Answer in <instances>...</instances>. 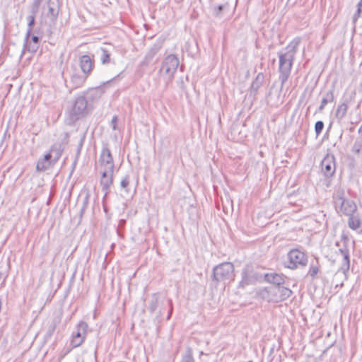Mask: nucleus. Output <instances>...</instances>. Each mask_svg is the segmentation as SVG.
<instances>
[{"instance_id":"30","label":"nucleus","mask_w":362,"mask_h":362,"mask_svg":"<svg viewBox=\"0 0 362 362\" xmlns=\"http://www.w3.org/2000/svg\"><path fill=\"white\" fill-rule=\"evenodd\" d=\"M362 150V138H357L354 141L352 147L351 152L354 154H360Z\"/></svg>"},{"instance_id":"28","label":"nucleus","mask_w":362,"mask_h":362,"mask_svg":"<svg viewBox=\"0 0 362 362\" xmlns=\"http://www.w3.org/2000/svg\"><path fill=\"white\" fill-rule=\"evenodd\" d=\"M28 21V29L25 34L26 40L30 39L31 34L33 33V30L35 23V17L33 16H28L27 17Z\"/></svg>"},{"instance_id":"16","label":"nucleus","mask_w":362,"mask_h":362,"mask_svg":"<svg viewBox=\"0 0 362 362\" xmlns=\"http://www.w3.org/2000/svg\"><path fill=\"white\" fill-rule=\"evenodd\" d=\"M88 77L83 74L74 73L71 76L69 81L66 82V86L71 93L74 90L82 87Z\"/></svg>"},{"instance_id":"47","label":"nucleus","mask_w":362,"mask_h":362,"mask_svg":"<svg viewBox=\"0 0 362 362\" xmlns=\"http://www.w3.org/2000/svg\"><path fill=\"white\" fill-rule=\"evenodd\" d=\"M42 1L43 0H34L31 5L40 8Z\"/></svg>"},{"instance_id":"7","label":"nucleus","mask_w":362,"mask_h":362,"mask_svg":"<svg viewBox=\"0 0 362 362\" xmlns=\"http://www.w3.org/2000/svg\"><path fill=\"white\" fill-rule=\"evenodd\" d=\"M306 255L298 249H292L287 254V259L284 266L288 269H296L307 264Z\"/></svg>"},{"instance_id":"17","label":"nucleus","mask_w":362,"mask_h":362,"mask_svg":"<svg viewBox=\"0 0 362 362\" xmlns=\"http://www.w3.org/2000/svg\"><path fill=\"white\" fill-rule=\"evenodd\" d=\"M265 81V76L263 73H259L254 80L252 81L251 86L248 90V98L255 100L259 93V90L264 85Z\"/></svg>"},{"instance_id":"50","label":"nucleus","mask_w":362,"mask_h":362,"mask_svg":"<svg viewBox=\"0 0 362 362\" xmlns=\"http://www.w3.org/2000/svg\"><path fill=\"white\" fill-rule=\"evenodd\" d=\"M324 124L322 121L318 120V134L322 130Z\"/></svg>"},{"instance_id":"10","label":"nucleus","mask_w":362,"mask_h":362,"mask_svg":"<svg viewBox=\"0 0 362 362\" xmlns=\"http://www.w3.org/2000/svg\"><path fill=\"white\" fill-rule=\"evenodd\" d=\"M100 170L112 171L115 169L112 154L107 144H103L98 161Z\"/></svg>"},{"instance_id":"12","label":"nucleus","mask_w":362,"mask_h":362,"mask_svg":"<svg viewBox=\"0 0 362 362\" xmlns=\"http://www.w3.org/2000/svg\"><path fill=\"white\" fill-rule=\"evenodd\" d=\"M48 13L47 16L50 18V24L47 29L46 33L48 36L52 34V27L54 26L59 12V0H48L47 1Z\"/></svg>"},{"instance_id":"49","label":"nucleus","mask_w":362,"mask_h":362,"mask_svg":"<svg viewBox=\"0 0 362 362\" xmlns=\"http://www.w3.org/2000/svg\"><path fill=\"white\" fill-rule=\"evenodd\" d=\"M82 145H83V140L81 141V142H80V144L78 145L76 157L78 158V156H79V155L81 153V149Z\"/></svg>"},{"instance_id":"34","label":"nucleus","mask_w":362,"mask_h":362,"mask_svg":"<svg viewBox=\"0 0 362 362\" xmlns=\"http://www.w3.org/2000/svg\"><path fill=\"white\" fill-rule=\"evenodd\" d=\"M362 16V0H360L356 5V11L353 16V22L355 23Z\"/></svg>"},{"instance_id":"32","label":"nucleus","mask_w":362,"mask_h":362,"mask_svg":"<svg viewBox=\"0 0 362 362\" xmlns=\"http://www.w3.org/2000/svg\"><path fill=\"white\" fill-rule=\"evenodd\" d=\"M181 362H195L192 350L191 349H187L185 354L182 356Z\"/></svg>"},{"instance_id":"33","label":"nucleus","mask_w":362,"mask_h":362,"mask_svg":"<svg viewBox=\"0 0 362 362\" xmlns=\"http://www.w3.org/2000/svg\"><path fill=\"white\" fill-rule=\"evenodd\" d=\"M78 119V115H67L64 119V122L66 125L73 126Z\"/></svg>"},{"instance_id":"44","label":"nucleus","mask_w":362,"mask_h":362,"mask_svg":"<svg viewBox=\"0 0 362 362\" xmlns=\"http://www.w3.org/2000/svg\"><path fill=\"white\" fill-rule=\"evenodd\" d=\"M30 40L31 42L35 43V44L40 45V42H41L40 37L37 35H31Z\"/></svg>"},{"instance_id":"13","label":"nucleus","mask_w":362,"mask_h":362,"mask_svg":"<svg viewBox=\"0 0 362 362\" xmlns=\"http://www.w3.org/2000/svg\"><path fill=\"white\" fill-rule=\"evenodd\" d=\"M94 109L93 103L84 95L76 98L72 113H89Z\"/></svg>"},{"instance_id":"1","label":"nucleus","mask_w":362,"mask_h":362,"mask_svg":"<svg viewBox=\"0 0 362 362\" xmlns=\"http://www.w3.org/2000/svg\"><path fill=\"white\" fill-rule=\"evenodd\" d=\"M299 42V40L293 39L284 50L278 53L279 58V79L281 81V90H282L290 76L293 61Z\"/></svg>"},{"instance_id":"31","label":"nucleus","mask_w":362,"mask_h":362,"mask_svg":"<svg viewBox=\"0 0 362 362\" xmlns=\"http://www.w3.org/2000/svg\"><path fill=\"white\" fill-rule=\"evenodd\" d=\"M130 184V176L129 175H124L120 182V187L124 189L127 193L129 192V189L128 188Z\"/></svg>"},{"instance_id":"36","label":"nucleus","mask_w":362,"mask_h":362,"mask_svg":"<svg viewBox=\"0 0 362 362\" xmlns=\"http://www.w3.org/2000/svg\"><path fill=\"white\" fill-rule=\"evenodd\" d=\"M57 328V322L53 320L48 326L47 331L46 333L47 337H50L54 334Z\"/></svg>"},{"instance_id":"48","label":"nucleus","mask_w":362,"mask_h":362,"mask_svg":"<svg viewBox=\"0 0 362 362\" xmlns=\"http://www.w3.org/2000/svg\"><path fill=\"white\" fill-rule=\"evenodd\" d=\"M78 157H76L73 163H72V167H71V174L74 172L76 166V164H77V162H78Z\"/></svg>"},{"instance_id":"24","label":"nucleus","mask_w":362,"mask_h":362,"mask_svg":"<svg viewBox=\"0 0 362 362\" xmlns=\"http://www.w3.org/2000/svg\"><path fill=\"white\" fill-rule=\"evenodd\" d=\"M49 152L53 156V162L57 163L62 156L63 153V148L62 147L61 144H54L51 146Z\"/></svg>"},{"instance_id":"15","label":"nucleus","mask_w":362,"mask_h":362,"mask_svg":"<svg viewBox=\"0 0 362 362\" xmlns=\"http://www.w3.org/2000/svg\"><path fill=\"white\" fill-rule=\"evenodd\" d=\"M100 185L102 187L103 192H104L103 200L106 199L107 194L110 192V187L114 182V170H100Z\"/></svg>"},{"instance_id":"52","label":"nucleus","mask_w":362,"mask_h":362,"mask_svg":"<svg viewBox=\"0 0 362 362\" xmlns=\"http://www.w3.org/2000/svg\"><path fill=\"white\" fill-rule=\"evenodd\" d=\"M180 88H181V90L182 91H186V86H185V85L184 83V81H183L182 78H181V81H180Z\"/></svg>"},{"instance_id":"14","label":"nucleus","mask_w":362,"mask_h":362,"mask_svg":"<svg viewBox=\"0 0 362 362\" xmlns=\"http://www.w3.org/2000/svg\"><path fill=\"white\" fill-rule=\"evenodd\" d=\"M163 46V40L158 39L156 42L150 47L146 54L143 60L140 62V68L147 67L153 60V57L158 53Z\"/></svg>"},{"instance_id":"51","label":"nucleus","mask_w":362,"mask_h":362,"mask_svg":"<svg viewBox=\"0 0 362 362\" xmlns=\"http://www.w3.org/2000/svg\"><path fill=\"white\" fill-rule=\"evenodd\" d=\"M69 139V134L68 132H65L64 133V143L66 144H68Z\"/></svg>"},{"instance_id":"19","label":"nucleus","mask_w":362,"mask_h":362,"mask_svg":"<svg viewBox=\"0 0 362 362\" xmlns=\"http://www.w3.org/2000/svg\"><path fill=\"white\" fill-rule=\"evenodd\" d=\"M339 252L343 257L341 265L339 269L338 272H341L346 278H347V273L350 268V255L349 250L346 245L339 249Z\"/></svg>"},{"instance_id":"40","label":"nucleus","mask_w":362,"mask_h":362,"mask_svg":"<svg viewBox=\"0 0 362 362\" xmlns=\"http://www.w3.org/2000/svg\"><path fill=\"white\" fill-rule=\"evenodd\" d=\"M348 110V103L346 101L343 102L337 108V113H345Z\"/></svg>"},{"instance_id":"6","label":"nucleus","mask_w":362,"mask_h":362,"mask_svg":"<svg viewBox=\"0 0 362 362\" xmlns=\"http://www.w3.org/2000/svg\"><path fill=\"white\" fill-rule=\"evenodd\" d=\"M262 279V274L257 272L253 265L246 264L241 272V280L239 282L238 288H244L249 285L255 284Z\"/></svg>"},{"instance_id":"2","label":"nucleus","mask_w":362,"mask_h":362,"mask_svg":"<svg viewBox=\"0 0 362 362\" xmlns=\"http://www.w3.org/2000/svg\"><path fill=\"white\" fill-rule=\"evenodd\" d=\"M234 265L229 262H225L213 268V280L224 284L230 283L235 279Z\"/></svg>"},{"instance_id":"22","label":"nucleus","mask_w":362,"mask_h":362,"mask_svg":"<svg viewBox=\"0 0 362 362\" xmlns=\"http://www.w3.org/2000/svg\"><path fill=\"white\" fill-rule=\"evenodd\" d=\"M40 47L39 44H35L30 42V39L26 40V36H25L23 47L22 50V54L25 53V51H28L32 54H35L37 52L38 48Z\"/></svg>"},{"instance_id":"38","label":"nucleus","mask_w":362,"mask_h":362,"mask_svg":"<svg viewBox=\"0 0 362 362\" xmlns=\"http://www.w3.org/2000/svg\"><path fill=\"white\" fill-rule=\"evenodd\" d=\"M42 158L47 161V163H49L52 166L56 163V162H53V156L49 151L46 153Z\"/></svg>"},{"instance_id":"45","label":"nucleus","mask_w":362,"mask_h":362,"mask_svg":"<svg viewBox=\"0 0 362 362\" xmlns=\"http://www.w3.org/2000/svg\"><path fill=\"white\" fill-rule=\"evenodd\" d=\"M311 277H315L317 275V267L312 266L308 273Z\"/></svg>"},{"instance_id":"11","label":"nucleus","mask_w":362,"mask_h":362,"mask_svg":"<svg viewBox=\"0 0 362 362\" xmlns=\"http://www.w3.org/2000/svg\"><path fill=\"white\" fill-rule=\"evenodd\" d=\"M88 324L84 321H81L76 326V331L73 332L71 339L72 348L80 346L85 341L88 333Z\"/></svg>"},{"instance_id":"53","label":"nucleus","mask_w":362,"mask_h":362,"mask_svg":"<svg viewBox=\"0 0 362 362\" xmlns=\"http://www.w3.org/2000/svg\"><path fill=\"white\" fill-rule=\"evenodd\" d=\"M267 103L270 104L271 105H273L274 104L272 103V93H269L267 97Z\"/></svg>"},{"instance_id":"26","label":"nucleus","mask_w":362,"mask_h":362,"mask_svg":"<svg viewBox=\"0 0 362 362\" xmlns=\"http://www.w3.org/2000/svg\"><path fill=\"white\" fill-rule=\"evenodd\" d=\"M334 102V95L332 90L327 91L325 95L322 97L321 105L318 108L320 110H322L323 107L328 103L332 104Z\"/></svg>"},{"instance_id":"46","label":"nucleus","mask_w":362,"mask_h":362,"mask_svg":"<svg viewBox=\"0 0 362 362\" xmlns=\"http://www.w3.org/2000/svg\"><path fill=\"white\" fill-rule=\"evenodd\" d=\"M190 47H191L190 44L187 43V45H186L187 52H188L189 56H190L192 57H194L197 53L190 50Z\"/></svg>"},{"instance_id":"41","label":"nucleus","mask_w":362,"mask_h":362,"mask_svg":"<svg viewBox=\"0 0 362 362\" xmlns=\"http://www.w3.org/2000/svg\"><path fill=\"white\" fill-rule=\"evenodd\" d=\"M117 122H118V119H117V117L116 115H115L112 120H111V127L112 128L113 130H117Z\"/></svg>"},{"instance_id":"25","label":"nucleus","mask_w":362,"mask_h":362,"mask_svg":"<svg viewBox=\"0 0 362 362\" xmlns=\"http://www.w3.org/2000/svg\"><path fill=\"white\" fill-rule=\"evenodd\" d=\"M348 226L352 230H357L361 226V219L358 216L349 215Z\"/></svg>"},{"instance_id":"9","label":"nucleus","mask_w":362,"mask_h":362,"mask_svg":"<svg viewBox=\"0 0 362 362\" xmlns=\"http://www.w3.org/2000/svg\"><path fill=\"white\" fill-rule=\"evenodd\" d=\"M321 170L325 176L324 180H320L326 187L330 186V178L335 172V160L333 155L327 154L321 161Z\"/></svg>"},{"instance_id":"55","label":"nucleus","mask_w":362,"mask_h":362,"mask_svg":"<svg viewBox=\"0 0 362 362\" xmlns=\"http://www.w3.org/2000/svg\"><path fill=\"white\" fill-rule=\"evenodd\" d=\"M105 199H104V201L103 200V206L104 211L106 212L107 211V208H106V206H105Z\"/></svg>"},{"instance_id":"27","label":"nucleus","mask_w":362,"mask_h":362,"mask_svg":"<svg viewBox=\"0 0 362 362\" xmlns=\"http://www.w3.org/2000/svg\"><path fill=\"white\" fill-rule=\"evenodd\" d=\"M158 294L157 293H153L148 307V310L151 313H153L156 311L158 307Z\"/></svg>"},{"instance_id":"5","label":"nucleus","mask_w":362,"mask_h":362,"mask_svg":"<svg viewBox=\"0 0 362 362\" xmlns=\"http://www.w3.org/2000/svg\"><path fill=\"white\" fill-rule=\"evenodd\" d=\"M122 74V72L119 73L112 78L103 82L100 85L95 88H90L87 91L86 97L94 105V103L102 97L108 88L115 86L118 82Z\"/></svg>"},{"instance_id":"39","label":"nucleus","mask_w":362,"mask_h":362,"mask_svg":"<svg viewBox=\"0 0 362 362\" xmlns=\"http://www.w3.org/2000/svg\"><path fill=\"white\" fill-rule=\"evenodd\" d=\"M42 158L47 161V163H49L52 166L56 163V162H53V156L49 151L46 153Z\"/></svg>"},{"instance_id":"4","label":"nucleus","mask_w":362,"mask_h":362,"mask_svg":"<svg viewBox=\"0 0 362 362\" xmlns=\"http://www.w3.org/2000/svg\"><path fill=\"white\" fill-rule=\"evenodd\" d=\"M334 202L337 209L345 216L354 214L357 210V206L352 199L345 197L343 189H338L334 196Z\"/></svg>"},{"instance_id":"43","label":"nucleus","mask_w":362,"mask_h":362,"mask_svg":"<svg viewBox=\"0 0 362 362\" xmlns=\"http://www.w3.org/2000/svg\"><path fill=\"white\" fill-rule=\"evenodd\" d=\"M40 8L36 7L34 6H30V15L29 16H33V17H35L37 13L39 11Z\"/></svg>"},{"instance_id":"54","label":"nucleus","mask_w":362,"mask_h":362,"mask_svg":"<svg viewBox=\"0 0 362 362\" xmlns=\"http://www.w3.org/2000/svg\"><path fill=\"white\" fill-rule=\"evenodd\" d=\"M3 275H4V274H3V273L0 272V279H1V278H3V284H4V283L5 282V280H6V276H3Z\"/></svg>"},{"instance_id":"23","label":"nucleus","mask_w":362,"mask_h":362,"mask_svg":"<svg viewBox=\"0 0 362 362\" xmlns=\"http://www.w3.org/2000/svg\"><path fill=\"white\" fill-rule=\"evenodd\" d=\"M97 52L100 54L102 64L106 65L111 62V52L108 49L105 47H100Z\"/></svg>"},{"instance_id":"37","label":"nucleus","mask_w":362,"mask_h":362,"mask_svg":"<svg viewBox=\"0 0 362 362\" xmlns=\"http://www.w3.org/2000/svg\"><path fill=\"white\" fill-rule=\"evenodd\" d=\"M89 199H90V194H89V192H87L83 198V204H82V207L81 209V214H83V212L87 209L88 204H89Z\"/></svg>"},{"instance_id":"58","label":"nucleus","mask_w":362,"mask_h":362,"mask_svg":"<svg viewBox=\"0 0 362 362\" xmlns=\"http://www.w3.org/2000/svg\"><path fill=\"white\" fill-rule=\"evenodd\" d=\"M218 120L221 121V116H220V115H218Z\"/></svg>"},{"instance_id":"3","label":"nucleus","mask_w":362,"mask_h":362,"mask_svg":"<svg viewBox=\"0 0 362 362\" xmlns=\"http://www.w3.org/2000/svg\"><path fill=\"white\" fill-rule=\"evenodd\" d=\"M292 291L285 286H269L264 289L262 296L269 302L279 303L288 299L291 295Z\"/></svg>"},{"instance_id":"18","label":"nucleus","mask_w":362,"mask_h":362,"mask_svg":"<svg viewBox=\"0 0 362 362\" xmlns=\"http://www.w3.org/2000/svg\"><path fill=\"white\" fill-rule=\"evenodd\" d=\"M79 65L83 72L82 74L88 76L95 66V61L89 55L84 54L79 59Z\"/></svg>"},{"instance_id":"20","label":"nucleus","mask_w":362,"mask_h":362,"mask_svg":"<svg viewBox=\"0 0 362 362\" xmlns=\"http://www.w3.org/2000/svg\"><path fill=\"white\" fill-rule=\"evenodd\" d=\"M229 10L230 4L228 1H225L219 5L213 4L211 6L212 14L216 18H222Z\"/></svg>"},{"instance_id":"21","label":"nucleus","mask_w":362,"mask_h":362,"mask_svg":"<svg viewBox=\"0 0 362 362\" xmlns=\"http://www.w3.org/2000/svg\"><path fill=\"white\" fill-rule=\"evenodd\" d=\"M265 280L271 284V286H283L285 283V276L283 274L276 273L266 274Z\"/></svg>"},{"instance_id":"8","label":"nucleus","mask_w":362,"mask_h":362,"mask_svg":"<svg viewBox=\"0 0 362 362\" xmlns=\"http://www.w3.org/2000/svg\"><path fill=\"white\" fill-rule=\"evenodd\" d=\"M179 64L180 61L177 56L173 54H169L163 60L159 73L166 76L169 80H172Z\"/></svg>"},{"instance_id":"42","label":"nucleus","mask_w":362,"mask_h":362,"mask_svg":"<svg viewBox=\"0 0 362 362\" xmlns=\"http://www.w3.org/2000/svg\"><path fill=\"white\" fill-rule=\"evenodd\" d=\"M168 305H169V311L168 313L167 320H169L170 318L171 315H172L173 310L172 300L171 299H168Z\"/></svg>"},{"instance_id":"56","label":"nucleus","mask_w":362,"mask_h":362,"mask_svg":"<svg viewBox=\"0 0 362 362\" xmlns=\"http://www.w3.org/2000/svg\"><path fill=\"white\" fill-rule=\"evenodd\" d=\"M310 109H311V106H310V105H309V106L308 107V108H307V112H306V113H309V112L311 111V110H310Z\"/></svg>"},{"instance_id":"35","label":"nucleus","mask_w":362,"mask_h":362,"mask_svg":"<svg viewBox=\"0 0 362 362\" xmlns=\"http://www.w3.org/2000/svg\"><path fill=\"white\" fill-rule=\"evenodd\" d=\"M171 157V152L170 151H166L165 153H160L158 154V162L160 167L163 165L164 163L165 159H169Z\"/></svg>"},{"instance_id":"29","label":"nucleus","mask_w":362,"mask_h":362,"mask_svg":"<svg viewBox=\"0 0 362 362\" xmlns=\"http://www.w3.org/2000/svg\"><path fill=\"white\" fill-rule=\"evenodd\" d=\"M52 165L49 164V163H47L45 160L42 158H40L36 165V170L38 172H44L49 169Z\"/></svg>"},{"instance_id":"57","label":"nucleus","mask_w":362,"mask_h":362,"mask_svg":"<svg viewBox=\"0 0 362 362\" xmlns=\"http://www.w3.org/2000/svg\"><path fill=\"white\" fill-rule=\"evenodd\" d=\"M314 128H315V132H317V122H315V124L314 125Z\"/></svg>"}]
</instances>
